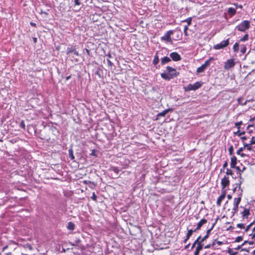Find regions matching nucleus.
Wrapping results in <instances>:
<instances>
[{"label": "nucleus", "mask_w": 255, "mask_h": 255, "mask_svg": "<svg viewBox=\"0 0 255 255\" xmlns=\"http://www.w3.org/2000/svg\"><path fill=\"white\" fill-rule=\"evenodd\" d=\"M74 54L77 56H79V54L78 51H77V48L76 47V45H69L67 47V50H66V54L68 55H70L71 54Z\"/></svg>", "instance_id": "obj_5"}, {"label": "nucleus", "mask_w": 255, "mask_h": 255, "mask_svg": "<svg viewBox=\"0 0 255 255\" xmlns=\"http://www.w3.org/2000/svg\"><path fill=\"white\" fill-rule=\"evenodd\" d=\"M85 51L88 55H90V50L88 49H85Z\"/></svg>", "instance_id": "obj_63"}, {"label": "nucleus", "mask_w": 255, "mask_h": 255, "mask_svg": "<svg viewBox=\"0 0 255 255\" xmlns=\"http://www.w3.org/2000/svg\"><path fill=\"white\" fill-rule=\"evenodd\" d=\"M172 111H173V109L172 108L167 109H166V110L163 111L162 112H161L157 114L156 120H159V118L160 117H164L168 112Z\"/></svg>", "instance_id": "obj_13"}, {"label": "nucleus", "mask_w": 255, "mask_h": 255, "mask_svg": "<svg viewBox=\"0 0 255 255\" xmlns=\"http://www.w3.org/2000/svg\"><path fill=\"white\" fill-rule=\"evenodd\" d=\"M249 236L251 237V238L253 240H254L255 241V233H252V234H250Z\"/></svg>", "instance_id": "obj_51"}, {"label": "nucleus", "mask_w": 255, "mask_h": 255, "mask_svg": "<svg viewBox=\"0 0 255 255\" xmlns=\"http://www.w3.org/2000/svg\"><path fill=\"white\" fill-rule=\"evenodd\" d=\"M194 230L190 229L188 230V232L186 235V238L184 240L183 242L186 243L187 241L189 239L190 237L192 235L193 233L194 232Z\"/></svg>", "instance_id": "obj_20"}, {"label": "nucleus", "mask_w": 255, "mask_h": 255, "mask_svg": "<svg viewBox=\"0 0 255 255\" xmlns=\"http://www.w3.org/2000/svg\"><path fill=\"white\" fill-rule=\"evenodd\" d=\"M96 152H97V150L96 149H93L92 150V152L90 154V155L91 156H95V157H97V155L96 154Z\"/></svg>", "instance_id": "obj_41"}, {"label": "nucleus", "mask_w": 255, "mask_h": 255, "mask_svg": "<svg viewBox=\"0 0 255 255\" xmlns=\"http://www.w3.org/2000/svg\"><path fill=\"white\" fill-rule=\"evenodd\" d=\"M211 247H212V246H211V244H208V245H206V246H205L204 248L206 249H208Z\"/></svg>", "instance_id": "obj_54"}, {"label": "nucleus", "mask_w": 255, "mask_h": 255, "mask_svg": "<svg viewBox=\"0 0 255 255\" xmlns=\"http://www.w3.org/2000/svg\"><path fill=\"white\" fill-rule=\"evenodd\" d=\"M250 27V22L249 20H243L241 23L238 24L235 28L236 30L244 32Z\"/></svg>", "instance_id": "obj_2"}, {"label": "nucleus", "mask_w": 255, "mask_h": 255, "mask_svg": "<svg viewBox=\"0 0 255 255\" xmlns=\"http://www.w3.org/2000/svg\"><path fill=\"white\" fill-rule=\"evenodd\" d=\"M254 121H255V116L253 118H251L250 120V122H253Z\"/></svg>", "instance_id": "obj_64"}, {"label": "nucleus", "mask_w": 255, "mask_h": 255, "mask_svg": "<svg viewBox=\"0 0 255 255\" xmlns=\"http://www.w3.org/2000/svg\"><path fill=\"white\" fill-rule=\"evenodd\" d=\"M211 232V230L208 229L206 232L205 236L202 238V240L204 241H206L209 237Z\"/></svg>", "instance_id": "obj_27"}, {"label": "nucleus", "mask_w": 255, "mask_h": 255, "mask_svg": "<svg viewBox=\"0 0 255 255\" xmlns=\"http://www.w3.org/2000/svg\"><path fill=\"white\" fill-rule=\"evenodd\" d=\"M30 24L33 27H36V24L35 23H34L33 22H30Z\"/></svg>", "instance_id": "obj_57"}, {"label": "nucleus", "mask_w": 255, "mask_h": 255, "mask_svg": "<svg viewBox=\"0 0 255 255\" xmlns=\"http://www.w3.org/2000/svg\"><path fill=\"white\" fill-rule=\"evenodd\" d=\"M227 253H228L230 255H236L238 254V252H233L232 249L231 248H229L227 251Z\"/></svg>", "instance_id": "obj_29"}, {"label": "nucleus", "mask_w": 255, "mask_h": 255, "mask_svg": "<svg viewBox=\"0 0 255 255\" xmlns=\"http://www.w3.org/2000/svg\"><path fill=\"white\" fill-rule=\"evenodd\" d=\"M228 13L231 15V16H232L236 13V9L233 7H230L228 8Z\"/></svg>", "instance_id": "obj_23"}, {"label": "nucleus", "mask_w": 255, "mask_h": 255, "mask_svg": "<svg viewBox=\"0 0 255 255\" xmlns=\"http://www.w3.org/2000/svg\"><path fill=\"white\" fill-rule=\"evenodd\" d=\"M67 228L69 230L73 231L75 229V224L72 222H69Z\"/></svg>", "instance_id": "obj_24"}, {"label": "nucleus", "mask_w": 255, "mask_h": 255, "mask_svg": "<svg viewBox=\"0 0 255 255\" xmlns=\"http://www.w3.org/2000/svg\"><path fill=\"white\" fill-rule=\"evenodd\" d=\"M243 239V237L242 236H238V237L236 238V240L235 241V242H240L241 241H242Z\"/></svg>", "instance_id": "obj_40"}, {"label": "nucleus", "mask_w": 255, "mask_h": 255, "mask_svg": "<svg viewBox=\"0 0 255 255\" xmlns=\"http://www.w3.org/2000/svg\"><path fill=\"white\" fill-rule=\"evenodd\" d=\"M234 229V227L232 226H230L228 229H227V230H232Z\"/></svg>", "instance_id": "obj_60"}, {"label": "nucleus", "mask_w": 255, "mask_h": 255, "mask_svg": "<svg viewBox=\"0 0 255 255\" xmlns=\"http://www.w3.org/2000/svg\"><path fill=\"white\" fill-rule=\"evenodd\" d=\"M19 126L23 129H25V124H24V121H22L20 122Z\"/></svg>", "instance_id": "obj_39"}, {"label": "nucleus", "mask_w": 255, "mask_h": 255, "mask_svg": "<svg viewBox=\"0 0 255 255\" xmlns=\"http://www.w3.org/2000/svg\"><path fill=\"white\" fill-rule=\"evenodd\" d=\"M173 33V30H169L167 31L164 34V35L161 37V40L166 41L167 42L172 43V39L170 35Z\"/></svg>", "instance_id": "obj_8"}, {"label": "nucleus", "mask_w": 255, "mask_h": 255, "mask_svg": "<svg viewBox=\"0 0 255 255\" xmlns=\"http://www.w3.org/2000/svg\"><path fill=\"white\" fill-rule=\"evenodd\" d=\"M240 129H238V130L237 132H234V134L236 135H238L239 136H240Z\"/></svg>", "instance_id": "obj_55"}, {"label": "nucleus", "mask_w": 255, "mask_h": 255, "mask_svg": "<svg viewBox=\"0 0 255 255\" xmlns=\"http://www.w3.org/2000/svg\"><path fill=\"white\" fill-rule=\"evenodd\" d=\"M241 52L242 54H245L247 50V48H246V45L243 44V45H241Z\"/></svg>", "instance_id": "obj_33"}, {"label": "nucleus", "mask_w": 255, "mask_h": 255, "mask_svg": "<svg viewBox=\"0 0 255 255\" xmlns=\"http://www.w3.org/2000/svg\"><path fill=\"white\" fill-rule=\"evenodd\" d=\"M238 228L241 229H245V224L242 223L238 224L237 225Z\"/></svg>", "instance_id": "obj_43"}, {"label": "nucleus", "mask_w": 255, "mask_h": 255, "mask_svg": "<svg viewBox=\"0 0 255 255\" xmlns=\"http://www.w3.org/2000/svg\"><path fill=\"white\" fill-rule=\"evenodd\" d=\"M171 61V59L170 57L167 56H165L161 59L160 64L163 65L166 63Z\"/></svg>", "instance_id": "obj_19"}, {"label": "nucleus", "mask_w": 255, "mask_h": 255, "mask_svg": "<svg viewBox=\"0 0 255 255\" xmlns=\"http://www.w3.org/2000/svg\"><path fill=\"white\" fill-rule=\"evenodd\" d=\"M69 152V156L71 160L74 161L75 156L73 154V150L72 149V146L71 147V148L68 150Z\"/></svg>", "instance_id": "obj_22"}, {"label": "nucleus", "mask_w": 255, "mask_h": 255, "mask_svg": "<svg viewBox=\"0 0 255 255\" xmlns=\"http://www.w3.org/2000/svg\"><path fill=\"white\" fill-rule=\"evenodd\" d=\"M228 164V161H227V160H226V161L224 162V164H223V169L226 168L227 167Z\"/></svg>", "instance_id": "obj_50"}, {"label": "nucleus", "mask_w": 255, "mask_h": 255, "mask_svg": "<svg viewBox=\"0 0 255 255\" xmlns=\"http://www.w3.org/2000/svg\"><path fill=\"white\" fill-rule=\"evenodd\" d=\"M202 85L203 83L202 82H196L194 84H189L186 86L184 87V89L186 92L190 91H195L201 88Z\"/></svg>", "instance_id": "obj_3"}, {"label": "nucleus", "mask_w": 255, "mask_h": 255, "mask_svg": "<svg viewBox=\"0 0 255 255\" xmlns=\"http://www.w3.org/2000/svg\"><path fill=\"white\" fill-rule=\"evenodd\" d=\"M179 74V72L170 66H167L166 70L161 74V77L162 79L169 81L175 77H176Z\"/></svg>", "instance_id": "obj_1"}, {"label": "nucleus", "mask_w": 255, "mask_h": 255, "mask_svg": "<svg viewBox=\"0 0 255 255\" xmlns=\"http://www.w3.org/2000/svg\"><path fill=\"white\" fill-rule=\"evenodd\" d=\"M170 57L174 61H179L181 60V56L176 52L171 53Z\"/></svg>", "instance_id": "obj_11"}, {"label": "nucleus", "mask_w": 255, "mask_h": 255, "mask_svg": "<svg viewBox=\"0 0 255 255\" xmlns=\"http://www.w3.org/2000/svg\"><path fill=\"white\" fill-rule=\"evenodd\" d=\"M241 139L243 141V142L246 140L247 139V136H242V137H241Z\"/></svg>", "instance_id": "obj_58"}, {"label": "nucleus", "mask_w": 255, "mask_h": 255, "mask_svg": "<svg viewBox=\"0 0 255 255\" xmlns=\"http://www.w3.org/2000/svg\"><path fill=\"white\" fill-rule=\"evenodd\" d=\"M207 222V220L205 219H202L201 221L198 222L196 228L194 230V232L200 230L202 226Z\"/></svg>", "instance_id": "obj_14"}, {"label": "nucleus", "mask_w": 255, "mask_h": 255, "mask_svg": "<svg viewBox=\"0 0 255 255\" xmlns=\"http://www.w3.org/2000/svg\"><path fill=\"white\" fill-rule=\"evenodd\" d=\"M250 144H255V136H253L252 137V139L250 141Z\"/></svg>", "instance_id": "obj_46"}, {"label": "nucleus", "mask_w": 255, "mask_h": 255, "mask_svg": "<svg viewBox=\"0 0 255 255\" xmlns=\"http://www.w3.org/2000/svg\"><path fill=\"white\" fill-rule=\"evenodd\" d=\"M234 168L236 169L239 172V174H240V173L242 174L244 171V170H246V167L245 166H244L243 169H241L239 166H237Z\"/></svg>", "instance_id": "obj_30"}, {"label": "nucleus", "mask_w": 255, "mask_h": 255, "mask_svg": "<svg viewBox=\"0 0 255 255\" xmlns=\"http://www.w3.org/2000/svg\"><path fill=\"white\" fill-rule=\"evenodd\" d=\"M95 74L97 75L100 78H103V71L99 67L96 68Z\"/></svg>", "instance_id": "obj_18"}, {"label": "nucleus", "mask_w": 255, "mask_h": 255, "mask_svg": "<svg viewBox=\"0 0 255 255\" xmlns=\"http://www.w3.org/2000/svg\"><path fill=\"white\" fill-rule=\"evenodd\" d=\"M239 44L238 42H236L235 44L233 46V51L234 52H238L239 51Z\"/></svg>", "instance_id": "obj_25"}, {"label": "nucleus", "mask_w": 255, "mask_h": 255, "mask_svg": "<svg viewBox=\"0 0 255 255\" xmlns=\"http://www.w3.org/2000/svg\"><path fill=\"white\" fill-rule=\"evenodd\" d=\"M107 63L109 66H112L113 64V63L109 59H107Z\"/></svg>", "instance_id": "obj_53"}, {"label": "nucleus", "mask_w": 255, "mask_h": 255, "mask_svg": "<svg viewBox=\"0 0 255 255\" xmlns=\"http://www.w3.org/2000/svg\"><path fill=\"white\" fill-rule=\"evenodd\" d=\"M229 154L230 155H232V154H233V152H234V147L232 145H231L230 146V147L229 148Z\"/></svg>", "instance_id": "obj_37"}, {"label": "nucleus", "mask_w": 255, "mask_h": 255, "mask_svg": "<svg viewBox=\"0 0 255 255\" xmlns=\"http://www.w3.org/2000/svg\"><path fill=\"white\" fill-rule=\"evenodd\" d=\"M235 62H234V60L233 59H228L225 63L224 66L225 69L229 70L233 67H234L235 65Z\"/></svg>", "instance_id": "obj_10"}, {"label": "nucleus", "mask_w": 255, "mask_h": 255, "mask_svg": "<svg viewBox=\"0 0 255 255\" xmlns=\"http://www.w3.org/2000/svg\"><path fill=\"white\" fill-rule=\"evenodd\" d=\"M216 243L219 245V246H221V245H222L223 244V243L221 241H216Z\"/></svg>", "instance_id": "obj_56"}, {"label": "nucleus", "mask_w": 255, "mask_h": 255, "mask_svg": "<svg viewBox=\"0 0 255 255\" xmlns=\"http://www.w3.org/2000/svg\"><path fill=\"white\" fill-rule=\"evenodd\" d=\"M254 127V125H249L247 127V128H246V130H248L249 129V128H250V127Z\"/></svg>", "instance_id": "obj_62"}, {"label": "nucleus", "mask_w": 255, "mask_h": 255, "mask_svg": "<svg viewBox=\"0 0 255 255\" xmlns=\"http://www.w3.org/2000/svg\"><path fill=\"white\" fill-rule=\"evenodd\" d=\"M252 145V144H250V143H246L244 142V146L245 148H247V150H248L251 151V150H253V147L251 146Z\"/></svg>", "instance_id": "obj_26"}, {"label": "nucleus", "mask_w": 255, "mask_h": 255, "mask_svg": "<svg viewBox=\"0 0 255 255\" xmlns=\"http://www.w3.org/2000/svg\"><path fill=\"white\" fill-rule=\"evenodd\" d=\"M243 124L242 121H240L239 122L236 123L235 124V127L237 128L238 129H240V126Z\"/></svg>", "instance_id": "obj_36"}, {"label": "nucleus", "mask_w": 255, "mask_h": 255, "mask_svg": "<svg viewBox=\"0 0 255 255\" xmlns=\"http://www.w3.org/2000/svg\"><path fill=\"white\" fill-rule=\"evenodd\" d=\"M237 159L235 156H233L231 158V168H234L237 167Z\"/></svg>", "instance_id": "obj_15"}, {"label": "nucleus", "mask_w": 255, "mask_h": 255, "mask_svg": "<svg viewBox=\"0 0 255 255\" xmlns=\"http://www.w3.org/2000/svg\"><path fill=\"white\" fill-rule=\"evenodd\" d=\"M202 237L201 236H199L197 239L195 241V243L197 244V245H199V244H203L202 243L204 242V241L202 240Z\"/></svg>", "instance_id": "obj_28"}, {"label": "nucleus", "mask_w": 255, "mask_h": 255, "mask_svg": "<svg viewBox=\"0 0 255 255\" xmlns=\"http://www.w3.org/2000/svg\"><path fill=\"white\" fill-rule=\"evenodd\" d=\"M214 57H210L209 59L206 60L203 64L197 68L196 72L197 73H200L204 72V71L210 66L211 62L214 61Z\"/></svg>", "instance_id": "obj_4"}, {"label": "nucleus", "mask_w": 255, "mask_h": 255, "mask_svg": "<svg viewBox=\"0 0 255 255\" xmlns=\"http://www.w3.org/2000/svg\"><path fill=\"white\" fill-rule=\"evenodd\" d=\"M204 244H199L198 245H197L195 251L194 252V255H199L200 252L203 249Z\"/></svg>", "instance_id": "obj_17"}, {"label": "nucleus", "mask_w": 255, "mask_h": 255, "mask_svg": "<svg viewBox=\"0 0 255 255\" xmlns=\"http://www.w3.org/2000/svg\"><path fill=\"white\" fill-rule=\"evenodd\" d=\"M159 59L158 55V52H156L155 55L154 56V59L152 61V64L155 66L159 63Z\"/></svg>", "instance_id": "obj_21"}, {"label": "nucleus", "mask_w": 255, "mask_h": 255, "mask_svg": "<svg viewBox=\"0 0 255 255\" xmlns=\"http://www.w3.org/2000/svg\"><path fill=\"white\" fill-rule=\"evenodd\" d=\"M219 219V217H218L216 219L215 222L212 224V226L211 227V228L210 229H209V230H210L211 231H212V230L213 229V228H214L215 226L217 224V221H218Z\"/></svg>", "instance_id": "obj_38"}, {"label": "nucleus", "mask_w": 255, "mask_h": 255, "mask_svg": "<svg viewBox=\"0 0 255 255\" xmlns=\"http://www.w3.org/2000/svg\"><path fill=\"white\" fill-rule=\"evenodd\" d=\"M229 39L230 38H228L221 41L220 43L214 45L213 48L216 50H219L226 47L229 44Z\"/></svg>", "instance_id": "obj_6"}, {"label": "nucleus", "mask_w": 255, "mask_h": 255, "mask_svg": "<svg viewBox=\"0 0 255 255\" xmlns=\"http://www.w3.org/2000/svg\"><path fill=\"white\" fill-rule=\"evenodd\" d=\"M74 3L75 5H80L81 4L80 0H74Z\"/></svg>", "instance_id": "obj_49"}, {"label": "nucleus", "mask_w": 255, "mask_h": 255, "mask_svg": "<svg viewBox=\"0 0 255 255\" xmlns=\"http://www.w3.org/2000/svg\"><path fill=\"white\" fill-rule=\"evenodd\" d=\"M33 41L34 43H37V38L36 37H33Z\"/></svg>", "instance_id": "obj_61"}, {"label": "nucleus", "mask_w": 255, "mask_h": 255, "mask_svg": "<svg viewBox=\"0 0 255 255\" xmlns=\"http://www.w3.org/2000/svg\"><path fill=\"white\" fill-rule=\"evenodd\" d=\"M245 148L244 146V147H240V148L238 149V150L237 151V154H238V155H239V154H240L241 153V152H242V151H243L244 150H245Z\"/></svg>", "instance_id": "obj_42"}, {"label": "nucleus", "mask_w": 255, "mask_h": 255, "mask_svg": "<svg viewBox=\"0 0 255 255\" xmlns=\"http://www.w3.org/2000/svg\"><path fill=\"white\" fill-rule=\"evenodd\" d=\"M226 173L228 175H232L233 174V172L232 170L229 168L226 169Z\"/></svg>", "instance_id": "obj_35"}, {"label": "nucleus", "mask_w": 255, "mask_h": 255, "mask_svg": "<svg viewBox=\"0 0 255 255\" xmlns=\"http://www.w3.org/2000/svg\"><path fill=\"white\" fill-rule=\"evenodd\" d=\"M222 191L226 190L225 189L230 185L229 177L226 176L221 180Z\"/></svg>", "instance_id": "obj_9"}, {"label": "nucleus", "mask_w": 255, "mask_h": 255, "mask_svg": "<svg viewBox=\"0 0 255 255\" xmlns=\"http://www.w3.org/2000/svg\"><path fill=\"white\" fill-rule=\"evenodd\" d=\"M111 170H112L117 174H118L120 171V169L117 167L115 166L112 167Z\"/></svg>", "instance_id": "obj_34"}, {"label": "nucleus", "mask_w": 255, "mask_h": 255, "mask_svg": "<svg viewBox=\"0 0 255 255\" xmlns=\"http://www.w3.org/2000/svg\"><path fill=\"white\" fill-rule=\"evenodd\" d=\"M188 29V27L187 26H185L184 27V34L186 35H187V30Z\"/></svg>", "instance_id": "obj_52"}, {"label": "nucleus", "mask_w": 255, "mask_h": 255, "mask_svg": "<svg viewBox=\"0 0 255 255\" xmlns=\"http://www.w3.org/2000/svg\"><path fill=\"white\" fill-rule=\"evenodd\" d=\"M235 5L236 6L237 8H238V7H239L240 8H243L242 5H238V4H235Z\"/></svg>", "instance_id": "obj_59"}, {"label": "nucleus", "mask_w": 255, "mask_h": 255, "mask_svg": "<svg viewBox=\"0 0 255 255\" xmlns=\"http://www.w3.org/2000/svg\"><path fill=\"white\" fill-rule=\"evenodd\" d=\"M216 241H217V240H216V239H215V240H214L213 241L212 243V244H211V246H212V248H213L214 249H215V245H216Z\"/></svg>", "instance_id": "obj_48"}, {"label": "nucleus", "mask_w": 255, "mask_h": 255, "mask_svg": "<svg viewBox=\"0 0 255 255\" xmlns=\"http://www.w3.org/2000/svg\"><path fill=\"white\" fill-rule=\"evenodd\" d=\"M222 194L218 198L217 201V206L220 207L222 201L225 199L226 195V190L222 191Z\"/></svg>", "instance_id": "obj_12"}, {"label": "nucleus", "mask_w": 255, "mask_h": 255, "mask_svg": "<svg viewBox=\"0 0 255 255\" xmlns=\"http://www.w3.org/2000/svg\"><path fill=\"white\" fill-rule=\"evenodd\" d=\"M250 214V209L247 208H245L244 210L241 213L243 219L248 218Z\"/></svg>", "instance_id": "obj_16"}, {"label": "nucleus", "mask_w": 255, "mask_h": 255, "mask_svg": "<svg viewBox=\"0 0 255 255\" xmlns=\"http://www.w3.org/2000/svg\"><path fill=\"white\" fill-rule=\"evenodd\" d=\"M252 225L253 224L252 223H250L249 225H248L246 228L245 229V232H247L248 231H249L250 228L252 226Z\"/></svg>", "instance_id": "obj_44"}, {"label": "nucleus", "mask_w": 255, "mask_h": 255, "mask_svg": "<svg viewBox=\"0 0 255 255\" xmlns=\"http://www.w3.org/2000/svg\"><path fill=\"white\" fill-rule=\"evenodd\" d=\"M249 34H246L243 37L240 39V41L245 42L249 39Z\"/></svg>", "instance_id": "obj_32"}, {"label": "nucleus", "mask_w": 255, "mask_h": 255, "mask_svg": "<svg viewBox=\"0 0 255 255\" xmlns=\"http://www.w3.org/2000/svg\"><path fill=\"white\" fill-rule=\"evenodd\" d=\"M239 178H240L239 183H237V185L239 186V188L240 189L241 188V184L243 183V181L244 180V179L242 178V174H241V173H240Z\"/></svg>", "instance_id": "obj_31"}, {"label": "nucleus", "mask_w": 255, "mask_h": 255, "mask_svg": "<svg viewBox=\"0 0 255 255\" xmlns=\"http://www.w3.org/2000/svg\"><path fill=\"white\" fill-rule=\"evenodd\" d=\"M241 201V197H239L238 198L234 199V208L232 209V216H234L235 213L238 211L239 205Z\"/></svg>", "instance_id": "obj_7"}, {"label": "nucleus", "mask_w": 255, "mask_h": 255, "mask_svg": "<svg viewBox=\"0 0 255 255\" xmlns=\"http://www.w3.org/2000/svg\"><path fill=\"white\" fill-rule=\"evenodd\" d=\"M185 21L187 22L188 25H190L191 23V21H192V18L189 17V18H187Z\"/></svg>", "instance_id": "obj_45"}, {"label": "nucleus", "mask_w": 255, "mask_h": 255, "mask_svg": "<svg viewBox=\"0 0 255 255\" xmlns=\"http://www.w3.org/2000/svg\"><path fill=\"white\" fill-rule=\"evenodd\" d=\"M97 196L96 195L95 193L94 192L93 193L92 196L91 197V199L94 201H96L97 200Z\"/></svg>", "instance_id": "obj_47"}]
</instances>
